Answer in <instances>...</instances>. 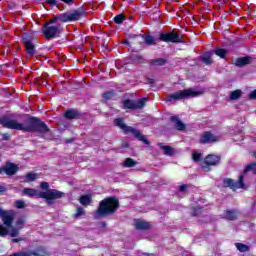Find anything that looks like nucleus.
<instances>
[{
    "label": "nucleus",
    "instance_id": "1",
    "mask_svg": "<svg viewBox=\"0 0 256 256\" xmlns=\"http://www.w3.org/2000/svg\"><path fill=\"white\" fill-rule=\"evenodd\" d=\"M28 117L27 123H20L15 119L9 118V116H2L0 118V125L5 129H14L15 131H22L23 133H49L51 129L41 121L39 117L26 115Z\"/></svg>",
    "mask_w": 256,
    "mask_h": 256
},
{
    "label": "nucleus",
    "instance_id": "2",
    "mask_svg": "<svg viewBox=\"0 0 256 256\" xmlns=\"http://www.w3.org/2000/svg\"><path fill=\"white\" fill-rule=\"evenodd\" d=\"M119 207H121L119 198L117 196H108L99 202L98 208L94 212V219L115 215L119 211Z\"/></svg>",
    "mask_w": 256,
    "mask_h": 256
},
{
    "label": "nucleus",
    "instance_id": "3",
    "mask_svg": "<svg viewBox=\"0 0 256 256\" xmlns=\"http://www.w3.org/2000/svg\"><path fill=\"white\" fill-rule=\"evenodd\" d=\"M57 21H59V16L55 15L42 26V34L46 41H51V39L61 37V25Z\"/></svg>",
    "mask_w": 256,
    "mask_h": 256
},
{
    "label": "nucleus",
    "instance_id": "4",
    "mask_svg": "<svg viewBox=\"0 0 256 256\" xmlns=\"http://www.w3.org/2000/svg\"><path fill=\"white\" fill-rule=\"evenodd\" d=\"M40 187L46 192H40L38 197L40 199H45L47 205H53L55 200L63 199V197H65V193L57 189H49V182H41Z\"/></svg>",
    "mask_w": 256,
    "mask_h": 256
},
{
    "label": "nucleus",
    "instance_id": "5",
    "mask_svg": "<svg viewBox=\"0 0 256 256\" xmlns=\"http://www.w3.org/2000/svg\"><path fill=\"white\" fill-rule=\"evenodd\" d=\"M114 125L116 127H119V129H122L125 135H129V133H131L132 135H134L135 139H138V141H142L144 145H151V142H149V140L145 137V135L141 133V131L131 126H127L123 118H115Z\"/></svg>",
    "mask_w": 256,
    "mask_h": 256
},
{
    "label": "nucleus",
    "instance_id": "6",
    "mask_svg": "<svg viewBox=\"0 0 256 256\" xmlns=\"http://www.w3.org/2000/svg\"><path fill=\"white\" fill-rule=\"evenodd\" d=\"M203 92L201 91H195L194 88H188L184 90H180L176 93L169 94L166 98L167 102L171 101H181V99H189L193 97H199V95H202Z\"/></svg>",
    "mask_w": 256,
    "mask_h": 256
},
{
    "label": "nucleus",
    "instance_id": "7",
    "mask_svg": "<svg viewBox=\"0 0 256 256\" xmlns=\"http://www.w3.org/2000/svg\"><path fill=\"white\" fill-rule=\"evenodd\" d=\"M37 41V37H35V33L33 32H24L22 34L21 43L24 45V49L30 57H33L36 53L35 42Z\"/></svg>",
    "mask_w": 256,
    "mask_h": 256
},
{
    "label": "nucleus",
    "instance_id": "8",
    "mask_svg": "<svg viewBox=\"0 0 256 256\" xmlns=\"http://www.w3.org/2000/svg\"><path fill=\"white\" fill-rule=\"evenodd\" d=\"M58 19L61 23H73V21H80L85 17V10L83 8H78L73 10L71 13L57 14Z\"/></svg>",
    "mask_w": 256,
    "mask_h": 256
},
{
    "label": "nucleus",
    "instance_id": "9",
    "mask_svg": "<svg viewBox=\"0 0 256 256\" xmlns=\"http://www.w3.org/2000/svg\"><path fill=\"white\" fill-rule=\"evenodd\" d=\"M8 256H51V251L45 246H38L36 250L18 251Z\"/></svg>",
    "mask_w": 256,
    "mask_h": 256
},
{
    "label": "nucleus",
    "instance_id": "10",
    "mask_svg": "<svg viewBox=\"0 0 256 256\" xmlns=\"http://www.w3.org/2000/svg\"><path fill=\"white\" fill-rule=\"evenodd\" d=\"M221 163V156L215 154H208L201 162V169L206 173L211 171V167H217Z\"/></svg>",
    "mask_w": 256,
    "mask_h": 256
},
{
    "label": "nucleus",
    "instance_id": "11",
    "mask_svg": "<svg viewBox=\"0 0 256 256\" xmlns=\"http://www.w3.org/2000/svg\"><path fill=\"white\" fill-rule=\"evenodd\" d=\"M158 40L162 41V43H183V36L175 31L161 32Z\"/></svg>",
    "mask_w": 256,
    "mask_h": 256
},
{
    "label": "nucleus",
    "instance_id": "12",
    "mask_svg": "<svg viewBox=\"0 0 256 256\" xmlns=\"http://www.w3.org/2000/svg\"><path fill=\"white\" fill-rule=\"evenodd\" d=\"M223 187L224 188L230 187V189H233V190L245 189V176H243V174L239 175L238 182H235V180L231 178H224Z\"/></svg>",
    "mask_w": 256,
    "mask_h": 256
},
{
    "label": "nucleus",
    "instance_id": "13",
    "mask_svg": "<svg viewBox=\"0 0 256 256\" xmlns=\"http://www.w3.org/2000/svg\"><path fill=\"white\" fill-rule=\"evenodd\" d=\"M0 217L2 219L3 224L8 229H11V227H13V221L15 220V214L0 208Z\"/></svg>",
    "mask_w": 256,
    "mask_h": 256
},
{
    "label": "nucleus",
    "instance_id": "14",
    "mask_svg": "<svg viewBox=\"0 0 256 256\" xmlns=\"http://www.w3.org/2000/svg\"><path fill=\"white\" fill-rule=\"evenodd\" d=\"M19 171V166L17 164L12 162H6L4 166L0 167V175H8L12 177V175H15Z\"/></svg>",
    "mask_w": 256,
    "mask_h": 256
},
{
    "label": "nucleus",
    "instance_id": "15",
    "mask_svg": "<svg viewBox=\"0 0 256 256\" xmlns=\"http://www.w3.org/2000/svg\"><path fill=\"white\" fill-rule=\"evenodd\" d=\"M219 141V137L213 135L210 131L204 132L202 137L200 138V143L202 145H207V143H217Z\"/></svg>",
    "mask_w": 256,
    "mask_h": 256
},
{
    "label": "nucleus",
    "instance_id": "16",
    "mask_svg": "<svg viewBox=\"0 0 256 256\" xmlns=\"http://www.w3.org/2000/svg\"><path fill=\"white\" fill-rule=\"evenodd\" d=\"M135 229L137 231H149L151 229V222L145 220L136 219L135 220Z\"/></svg>",
    "mask_w": 256,
    "mask_h": 256
},
{
    "label": "nucleus",
    "instance_id": "17",
    "mask_svg": "<svg viewBox=\"0 0 256 256\" xmlns=\"http://www.w3.org/2000/svg\"><path fill=\"white\" fill-rule=\"evenodd\" d=\"M223 218L227 221H237L239 219V211L235 209L225 210Z\"/></svg>",
    "mask_w": 256,
    "mask_h": 256
},
{
    "label": "nucleus",
    "instance_id": "18",
    "mask_svg": "<svg viewBox=\"0 0 256 256\" xmlns=\"http://www.w3.org/2000/svg\"><path fill=\"white\" fill-rule=\"evenodd\" d=\"M65 119L73 120V119H81L83 117L82 114H80L79 110L75 109H69L64 113Z\"/></svg>",
    "mask_w": 256,
    "mask_h": 256
},
{
    "label": "nucleus",
    "instance_id": "19",
    "mask_svg": "<svg viewBox=\"0 0 256 256\" xmlns=\"http://www.w3.org/2000/svg\"><path fill=\"white\" fill-rule=\"evenodd\" d=\"M251 56H245V57H239L235 60L234 65L236 67H245L246 65H249L251 63Z\"/></svg>",
    "mask_w": 256,
    "mask_h": 256
},
{
    "label": "nucleus",
    "instance_id": "20",
    "mask_svg": "<svg viewBox=\"0 0 256 256\" xmlns=\"http://www.w3.org/2000/svg\"><path fill=\"white\" fill-rule=\"evenodd\" d=\"M170 121L175 124V129H177V131H185L187 126L181 121V119H179V116H172Z\"/></svg>",
    "mask_w": 256,
    "mask_h": 256
},
{
    "label": "nucleus",
    "instance_id": "21",
    "mask_svg": "<svg viewBox=\"0 0 256 256\" xmlns=\"http://www.w3.org/2000/svg\"><path fill=\"white\" fill-rule=\"evenodd\" d=\"M129 39L132 40V43H134V45H143L144 34H130Z\"/></svg>",
    "mask_w": 256,
    "mask_h": 256
},
{
    "label": "nucleus",
    "instance_id": "22",
    "mask_svg": "<svg viewBox=\"0 0 256 256\" xmlns=\"http://www.w3.org/2000/svg\"><path fill=\"white\" fill-rule=\"evenodd\" d=\"M158 147H160V149H162V151H164V155H167V157H173L174 153H175V149L171 146H166L163 143H158Z\"/></svg>",
    "mask_w": 256,
    "mask_h": 256
},
{
    "label": "nucleus",
    "instance_id": "23",
    "mask_svg": "<svg viewBox=\"0 0 256 256\" xmlns=\"http://www.w3.org/2000/svg\"><path fill=\"white\" fill-rule=\"evenodd\" d=\"M201 61L205 65H213V51L210 50L209 52L204 53L203 57L201 58Z\"/></svg>",
    "mask_w": 256,
    "mask_h": 256
},
{
    "label": "nucleus",
    "instance_id": "24",
    "mask_svg": "<svg viewBox=\"0 0 256 256\" xmlns=\"http://www.w3.org/2000/svg\"><path fill=\"white\" fill-rule=\"evenodd\" d=\"M151 67H165L167 65V59L157 58L149 61Z\"/></svg>",
    "mask_w": 256,
    "mask_h": 256
},
{
    "label": "nucleus",
    "instance_id": "25",
    "mask_svg": "<svg viewBox=\"0 0 256 256\" xmlns=\"http://www.w3.org/2000/svg\"><path fill=\"white\" fill-rule=\"evenodd\" d=\"M92 201H93V197H91L90 194H84L79 197V203L84 207L91 205Z\"/></svg>",
    "mask_w": 256,
    "mask_h": 256
},
{
    "label": "nucleus",
    "instance_id": "26",
    "mask_svg": "<svg viewBox=\"0 0 256 256\" xmlns=\"http://www.w3.org/2000/svg\"><path fill=\"white\" fill-rule=\"evenodd\" d=\"M124 109H131L132 111H137V103L135 100L126 99L123 101Z\"/></svg>",
    "mask_w": 256,
    "mask_h": 256
},
{
    "label": "nucleus",
    "instance_id": "27",
    "mask_svg": "<svg viewBox=\"0 0 256 256\" xmlns=\"http://www.w3.org/2000/svg\"><path fill=\"white\" fill-rule=\"evenodd\" d=\"M144 43L148 47H152L153 45H157V41L155 40V37H153L149 34H144Z\"/></svg>",
    "mask_w": 256,
    "mask_h": 256
},
{
    "label": "nucleus",
    "instance_id": "28",
    "mask_svg": "<svg viewBox=\"0 0 256 256\" xmlns=\"http://www.w3.org/2000/svg\"><path fill=\"white\" fill-rule=\"evenodd\" d=\"M213 55H217V57H220V59H225L227 57V50L225 48H218L212 50Z\"/></svg>",
    "mask_w": 256,
    "mask_h": 256
},
{
    "label": "nucleus",
    "instance_id": "29",
    "mask_svg": "<svg viewBox=\"0 0 256 256\" xmlns=\"http://www.w3.org/2000/svg\"><path fill=\"white\" fill-rule=\"evenodd\" d=\"M235 247L240 253H249L251 251V248L247 244L236 243Z\"/></svg>",
    "mask_w": 256,
    "mask_h": 256
},
{
    "label": "nucleus",
    "instance_id": "30",
    "mask_svg": "<svg viewBox=\"0 0 256 256\" xmlns=\"http://www.w3.org/2000/svg\"><path fill=\"white\" fill-rule=\"evenodd\" d=\"M138 164L133 158H126L123 162V167L131 169V167H135Z\"/></svg>",
    "mask_w": 256,
    "mask_h": 256
},
{
    "label": "nucleus",
    "instance_id": "31",
    "mask_svg": "<svg viewBox=\"0 0 256 256\" xmlns=\"http://www.w3.org/2000/svg\"><path fill=\"white\" fill-rule=\"evenodd\" d=\"M79 217H85V209L81 206L76 208V213L73 214V219H79Z\"/></svg>",
    "mask_w": 256,
    "mask_h": 256
},
{
    "label": "nucleus",
    "instance_id": "32",
    "mask_svg": "<svg viewBox=\"0 0 256 256\" xmlns=\"http://www.w3.org/2000/svg\"><path fill=\"white\" fill-rule=\"evenodd\" d=\"M147 101H149V98H146V97L138 99V101L136 103V110L143 109V107H145V105H147Z\"/></svg>",
    "mask_w": 256,
    "mask_h": 256
},
{
    "label": "nucleus",
    "instance_id": "33",
    "mask_svg": "<svg viewBox=\"0 0 256 256\" xmlns=\"http://www.w3.org/2000/svg\"><path fill=\"white\" fill-rule=\"evenodd\" d=\"M249 171H251L254 175H256V163H250L248 164L244 170H243V173L246 174V173H249Z\"/></svg>",
    "mask_w": 256,
    "mask_h": 256
},
{
    "label": "nucleus",
    "instance_id": "34",
    "mask_svg": "<svg viewBox=\"0 0 256 256\" xmlns=\"http://www.w3.org/2000/svg\"><path fill=\"white\" fill-rule=\"evenodd\" d=\"M241 90L237 89L230 93V101H237L241 97Z\"/></svg>",
    "mask_w": 256,
    "mask_h": 256
},
{
    "label": "nucleus",
    "instance_id": "35",
    "mask_svg": "<svg viewBox=\"0 0 256 256\" xmlns=\"http://www.w3.org/2000/svg\"><path fill=\"white\" fill-rule=\"evenodd\" d=\"M38 174L37 173H33V172H28L26 174V180L25 183H29V182H33L37 179Z\"/></svg>",
    "mask_w": 256,
    "mask_h": 256
},
{
    "label": "nucleus",
    "instance_id": "36",
    "mask_svg": "<svg viewBox=\"0 0 256 256\" xmlns=\"http://www.w3.org/2000/svg\"><path fill=\"white\" fill-rule=\"evenodd\" d=\"M23 193L24 195H28V197H35V195H37V190L33 188H24Z\"/></svg>",
    "mask_w": 256,
    "mask_h": 256
},
{
    "label": "nucleus",
    "instance_id": "37",
    "mask_svg": "<svg viewBox=\"0 0 256 256\" xmlns=\"http://www.w3.org/2000/svg\"><path fill=\"white\" fill-rule=\"evenodd\" d=\"M102 97L105 99V101H109L110 99H113V97H115V91H107L106 93L102 94Z\"/></svg>",
    "mask_w": 256,
    "mask_h": 256
},
{
    "label": "nucleus",
    "instance_id": "38",
    "mask_svg": "<svg viewBox=\"0 0 256 256\" xmlns=\"http://www.w3.org/2000/svg\"><path fill=\"white\" fill-rule=\"evenodd\" d=\"M21 232L20 228H11V230H8V235H10L12 238H15L19 235V233Z\"/></svg>",
    "mask_w": 256,
    "mask_h": 256
},
{
    "label": "nucleus",
    "instance_id": "39",
    "mask_svg": "<svg viewBox=\"0 0 256 256\" xmlns=\"http://www.w3.org/2000/svg\"><path fill=\"white\" fill-rule=\"evenodd\" d=\"M125 21V14H118L114 17V23L121 25Z\"/></svg>",
    "mask_w": 256,
    "mask_h": 256
},
{
    "label": "nucleus",
    "instance_id": "40",
    "mask_svg": "<svg viewBox=\"0 0 256 256\" xmlns=\"http://www.w3.org/2000/svg\"><path fill=\"white\" fill-rule=\"evenodd\" d=\"M132 61H138V63H145V58L141 54L132 55Z\"/></svg>",
    "mask_w": 256,
    "mask_h": 256
},
{
    "label": "nucleus",
    "instance_id": "41",
    "mask_svg": "<svg viewBox=\"0 0 256 256\" xmlns=\"http://www.w3.org/2000/svg\"><path fill=\"white\" fill-rule=\"evenodd\" d=\"M25 226V219L23 218H18V220L16 221L15 223V227L16 228H20V229H23V227Z\"/></svg>",
    "mask_w": 256,
    "mask_h": 256
},
{
    "label": "nucleus",
    "instance_id": "42",
    "mask_svg": "<svg viewBox=\"0 0 256 256\" xmlns=\"http://www.w3.org/2000/svg\"><path fill=\"white\" fill-rule=\"evenodd\" d=\"M6 235H9L8 228L0 224V237H5Z\"/></svg>",
    "mask_w": 256,
    "mask_h": 256
},
{
    "label": "nucleus",
    "instance_id": "43",
    "mask_svg": "<svg viewBox=\"0 0 256 256\" xmlns=\"http://www.w3.org/2000/svg\"><path fill=\"white\" fill-rule=\"evenodd\" d=\"M192 159L195 163H199V161H201V154L199 152H193Z\"/></svg>",
    "mask_w": 256,
    "mask_h": 256
},
{
    "label": "nucleus",
    "instance_id": "44",
    "mask_svg": "<svg viewBox=\"0 0 256 256\" xmlns=\"http://www.w3.org/2000/svg\"><path fill=\"white\" fill-rule=\"evenodd\" d=\"M15 207H17V209H25V201L17 200L15 202Z\"/></svg>",
    "mask_w": 256,
    "mask_h": 256
},
{
    "label": "nucleus",
    "instance_id": "45",
    "mask_svg": "<svg viewBox=\"0 0 256 256\" xmlns=\"http://www.w3.org/2000/svg\"><path fill=\"white\" fill-rule=\"evenodd\" d=\"M46 3L48 5H50L51 7H58L59 8V4H57V0H46Z\"/></svg>",
    "mask_w": 256,
    "mask_h": 256
},
{
    "label": "nucleus",
    "instance_id": "46",
    "mask_svg": "<svg viewBox=\"0 0 256 256\" xmlns=\"http://www.w3.org/2000/svg\"><path fill=\"white\" fill-rule=\"evenodd\" d=\"M187 189H189V184H182L181 186H179L178 191H180V193H183L187 191Z\"/></svg>",
    "mask_w": 256,
    "mask_h": 256
},
{
    "label": "nucleus",
    "instance_id": "47",
    "mask_svg": "<svg viewBox=\"0 0 256 256\" xmlns=\"http://www.w3.org/2000/svg\"><path fill=\"white\" fill-rule=\"evenodd\" d=\"M201 213H202L201 208H195L194 211L192 212V217H199Z\"/></svg>",
    "mask_w": 256,
    "mask_h": 256
},
{
    "label": "nucleus",
    "instance_id": "48",
    "mask_svg": "<svg viewBox=\"0 0 256 256\" xmlns=\"http://www.w3.org/2000/svg\"><path fill=\"white\" fill-rule=\"evenodd\" d=\"M61 3H64L65 5H74L75 0H60Z\"/></svg>",
    "mask_w": 256,
    "mask_h": 256
},
{
    "label": "nucleus",
    "instance_id": "49",
    "mask_svg": "<svg viewBox=\"0 0 256 256\" xmlns=\"http://www.w3.org/2000/svg\"><path fill=\"white\" fill-rule=\"evenodd\" d=\"M3 141H10L11 135L9 133L2 134Z\"/></svg>",
    "mask_w": 256,
    "mask_h": 256
},
{
    "label": "nucleus",
    "instance_id": "50",
    "mask_svg": "<svg viewBox=\"0 0 256 256\" xmlns=\"http://www.w3.org/2000/svg\"><path fill=\"white\" fill-rule=\"evenodd\" d=\"M20 241H25V237L13 238L12 239V243H20Z\"/></svg>",
    "mask_w": 256,
    "mask_h": 256
},
{
    "label": "nucleus",
    "instance_id": "51",
    "mask_svg": "<svg viewBox=\"0 0 256 256\" xmlns=\"http://www.w3.org/2000/svg\"><path fill=\"white\" fill-rule=\"evenodd\" d=\"M249 99H256V89L249 94Z\"/></svg>",
    "mask_w": 256,
    "mask_h": 256
},
{
    "label": "nucleus",
    "instance_id": "52",
    "mask_svg": "<svg viewBox=\"0 0 256 256\" xmlns=\"http://www.w3.org/2000/svg\"><path fill=\"white\" fill-rule=\"evenodd\" d=\"M148 83H149L150 85H155V79H153V78H148Z\"/></svg>",
    "mask_w": 256,
    "mask_h": 256
},
{
    "label": "nucleus",
    "instance_id": "53",
    "mask_svg": "<svg viewBox=\"0 0 256 256\" xmlns=\"http://www.w3.org/2000/svg\"><path fill=\"white\" fill-rule=\"evenodd\" d=\"M6 188L5 186H0V195H3V193H5Z\"/></svg>",
    "mask_w": 256,
    "mask_h": 256
},
{
    "label": "nucleus",
    "instance_id": "54",
    "mask_svg": "<svg viewBox=\"0 0 256 256\" xmlns=\"http://www.w3.org/2000/svg\"><path fill=\"white\" fill-rule=\"evenodd\" d=\"M100 227H102V229H105L107 227V222H100Z\"/></svg>",
    "mask_w": 256,
    "mask_h": 256
},
{
    "label": "nucleus",
    "instance_id": "55",
    "mask_svg": "<svg viewBox=\"0 0 256 256\" xmlns=\"http://www.w3.org/2000/svg\"><path fill=\"white\" fill-rule=\"evenodd\" d=\"M122 43H123V45H127L128 47H131L129 40H124Z\"/></svg>",
    "mask_w": 256,
    "mask_h": 256
},
{
    "label": "nucleus",
    "instance_id": "56",
    "mask_svg": "<svg viewBox=\"0 0 256 256\" xmlns=\"http://www.w3.org/2000/svg\"><path fill=\"white\" fill-rule=\"evenodd\" d=\"M73 141H75V139L69 138L65 140V143H73Z\"/></svg>",
    "mask_w": 256,
    "mask_h": 256
},
{
    "label": "nucleus",
    "instance_id": "57",
    "mask_svg": "<svg viewBox=\"0 0 256 256\" xmlns=\"http://www.w3.org/2000/svg\"><path fill=\"white\" fill-rule=\"evenodd\" d=\"M144 255H145V256H150L151 254H149V253H144Z\"/></svg>",
    "mask_w": 256,
    "mask_h": 256
}]
</instances>
